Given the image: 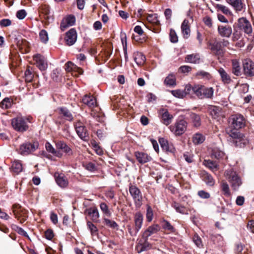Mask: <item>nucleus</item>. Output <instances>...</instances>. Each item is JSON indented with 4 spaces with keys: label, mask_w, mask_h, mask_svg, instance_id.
I'll return each mask as SVG.
<instances>
[{
    "label": "nucleus",
    "mask_w": 254,
    "mask_h": 254,
    "mask_svg": "<svg viewBox=\"0 0 254 254\" xmlns=\"http://www.w3.org/2000/svg\"><path fill=\"white\" fill-rule=\"evenodd\" d=\"M211 157L218 160H224L227 158L225 153L217 147H214L212 149Z\"/></svg>",
    "instance_id": "obj_20"
},
{
    "label": "nucleus",
    "mask_w": 254,
    "mask_h": 254,
    "mask_svg": "<svg viewBox=\"0 0 254 254\" xmlns=\"http://www.w3.org/2000/svg\"><path fill=\"white\" fill-rule=\"evenodd\" d=\"M232 72L236 76L241 75V68L238 60L233 59L232 60Z\"/></svg>",
    "instance_id": "obj_29"
},
{
    "label": "nucleus",
    "mask_w": 254,
    "mask_h": 254,
    "mask_svg": "<svg viewBox=\"0 0 254 254\" xmlns=\"http://www.w3.org/2000/svg\"><path fill=\"white\" fill-rule=\"evenodd\" d=\"M39 146L37 142H26L22 144L19 148V152L21 154H28L36 150Z\"/></svg>",
    "instance_id": "obj_7"
},
{
    "label": "nucleus",
    "mask_w": 254,
    "mask_h": 254,
    "mask_svg": "<svg viewBox=\"0 0 254 254\" xmlns=\"http://www.w3.org/2000/svg\"><path fill=\"white\" fill-rule=\"evenodd\" d=\"M46 150L54 154L55 156L61 158L63 156V154L59 150H56L53 146L49 142H47L45 145Z\"/></svg>",
    "instance_id": "obj_33"
},
{
    "label": "nucleus",
    "mask_w": 254,
    "mask_h": 254,
    "mask_svg": "<svg viewBox=\"0 0 254 254\" xmlns=\"http://www.w3.org/2000/svg\"><path fill=\"white\" fill-rule=\"evenodd\" d=\"M181 30L183 37L185 39H187L190 35V29L189 20L185 19L181 25Z\"/></svg>",
    "instance_id": "obj_22"
},
{
    "label": "nucleus",
    "mask_w": 254,
    "mask_h": 254,
    "mask_svg": "<svg viewBox=\"0 0 254 254\" xmlns=\"http://www.w3.org/2000/svg\"><path fill=\"white\" fill-rule=\"evenodd\" d=\"M216 7L218 10L221 11L226 15H231V11L227 6L225 5L220 4H217L216 6Z\"/></svg>",
    "instance_id": "obj_52"
},
{
    "label": "nucleus",
    "mask_w": 254,
    "mask_h": 254,
    "mask_svg": "<svg viewBox=\"0 0 254 254\" xmlns=\"http://www.w3.org/2000/svg\"><path fill=\"white\" fill-rule=\"evenodd\" d=\"M218 71L221 76L222 81L224 83L228 84L231 82V79L230 76L223 68H220Z\"/></svg>",
    "instance_id": "obj_34"
},
{
    "label": "nucleus",
    "mask_w": 254,
    "mask_h": 254,
    "mask_svg": "<svg viewBox=\"0 0 254 254\" xmlns=\"http://www.w3.org/2000/svg\"><path fill=\"white\" fill-rule=\"evenodd\" d=\"M230 122H231L232 127L235 129L242 128L245 126L246 123L245 118L241 114L232 115L230 118Z\"/></svg>",
    "instance_id": "obj_6"
},
{
    "label": "nucleus",
    "mask_w": 254,
    "mask_h": 254,
    "mask_svg": "<svg viewBox=\"0 0 254 254\" xmlns=\"http://www.w3.org/2000/svg\"><path fill=\"white\" fill-rule=\"evenodd\" d=\"M76 131L79 137L83 140H86V138L87 137L88 133L85 127H82L77 129Z\"/></svg>",
    "instance_id": "obj_43"
},
{
    "label": "nucleus",
    "mask_w": 254,
    "mask_h": 254,
    "mask_svg": "<svg viewBox=\"0 0 254 254\" xmlns=\"http://www.w3.org/2000/svg\"><path fill=\"white\" fill-rule=\"evenodd\" d=\"M244 73L247 76H254V63L250 59H245L243 61Z\"/></svg>",
    "instance_id": "obj_8"
},
{
    "label": "nucleus",
    "mask_w": 254,
    "mask_h": 254,
    "mask_svg": "<svg viewBox=\"0 0 254 254\" xmlns=\"http://www.w3.org/2000/svg\"><path fill=\"white\" fill-rule=\"evenodd\" d=\"M82 102L90 108L97 106L96 99L91 95H85L82 99Z\"/></svg>",
    "instance_id": "obj_24"
},
{
    "label": "nucleus",
    "mask_w": 254,
    "mask_h": 254,
    "mask_svg": "<svg viewBox=\"0 0 254 254\" xmlns=\"http://www.w3.org/2000/svg\"><path fill=\"white\" fill-rule=\"evenodd\" d=\"M134 60L137 65H141L144 63L145 57L141 53L137 52L134 54Z\"/></svg>",
    "instance_id": "obj_36"
},
{
    "label": "nucleus",
    "mask_w": 254,
    "mask_h": 254,
    "mask_svg": "<svg viewBox=\"0 0 254 254\" xmlns=\"http://www.w3.org/2000/svg\"><path fill=\"white\" fill-rule=\"evenodd\" d=\"M87 225L88 229L90 230L91 233L92 235H94L95 233L97 232V231H98L97 228L92 222L88 221L87 223Z\"/></svg>",
    "instance_id": "obj_58"
},
{
    "label": "nucleus",
    "mask_w": 254,
    "mask_h": 254,
    "mask_svg": "<svg viewBox=\"0 0 254 254\" xmlns=\"http://www.w3.org/2000/svg\"><path fill=\"white\" fill-rule=\"evenodd\" d=\"M129 192L132 197L134 205L137 208L142 204V195L140 190L134 185H130L129 187Z\"/></svg>",
    "instance_id": "obj_4"
},
{
    "label": "nucleus",
    "mask_w": 254,
    "mask_h": 254,
    "mask_svg": "<svg viewBox=\"0 0 254 254\" xmlns=\"http://www.w3.org/2000/svg\"><path fill=\"white\" fill-rule=\"evenodd\" d=\"M39 11L47 16V18H48V16L47 15L50 12L49 6L47 5H42L40 7Z\"/></svg>",
    "instance_id": "obj_57"
},
{
    "label": "nucleus",
    "mask_w": 254,
    "mask_h": 254,
    "mask_svg": "<svg viewBox=\"0 0 254 254\" xmlns=\"http://www.w3.org/2000/svg\"><path fill=\"white\" fill-rule=\"evenodd\" d=\"M31 119L30 117H24L19 116L11 120V125L15 130L24 132L28 129L27 122H30Z\"/></svg>",
    "instance_id": "obj_1"
},
{
    "label": "nucleus",
    "mask_w": 254,
    "mask_h": 254,
    "mask_svg": "<svg viewBox=\"0 0 254 254\" xmlns=\"http://www.w3.org/2000/svg\"><path fill=\"white\" fill-rule=\"evenodd\" d=\"M203 21L205 25L209 28H211L213 26V22L212 18L208 16H205L203 19Z\"/></svg>",
    "instance_id": "obj_59"
},
{
    "label": "nucleus",
    "mask_w": 254,
    "mask_h": 254,
    "mask_svg": "<svg viewBox=\"0 0 254 254\" xmlns=\"http://www.w3.org/2000/svg\"><path fill=\"white\" fill-rule=\"evenodd\" d=\"M12 212L15 218H17L21 223L24 222L28 217L27 210L22 208V207L18 204L13 205Z\"/></svg>",
    "instance_id": "obj_5"
},
{
    "label": "nucleus",
    "mask_w": 254,
    "mask_h": 254,
    "mask_svg": "<svg viewBox=\"0 0 254 254\" xmlns=\"http://www.w3.org/2000/svg\"><path fill=\"white\" fill-rule=\"evenodd\" d=\"M103 223L108 227L112 228V229H118V224L113 220H110L108 218H103Z\"/></svg>",
    "instance_id": "obj_47"
},
{
    "label": "nucleus",
    "mask_w": 254,
    "mask_h": 254,
    "mask_svg": "<svg viewBox=\"0 0 254 254\" xmlns=\"http://www.w3.org/2000/svg\"><path fill=\"white\" fill-rule=\"evenodd\" d=\"M147 20L150 23L158 25L159 21L156 14H149L146 17Z\"/></svg>",
    "instance_id": "obj_46"
},
{
    "label": "nucleus",
    "mask_w": 254,
    "mask_h": 254,
    "mask_svg": "<svg viewBox=\"0 0 254 254\" xmlns=\"http://www.w3.org/2000/svg\"><path fill=\"white\" fill-rule=\"evenodd\" d=\"M205 139L204 135L200 133H196L193 135L192 141L195 144L202 143Z\"/></svg>",
    "instance_id": "obj_40"
},
{
    "label": "nucleus",
    "mask_w": 254,
    "mask_h": 254,
    "mask_svg": "<svg viewBox=\"0 0 254 254\" xmlns=\"http://www.w3.org/2000/svg\"><path fill=\"white\" fill-rule=\"evenodd\" d=\"M218 32L222 37L229 38L232 33V28L229 25H220L218 26Z\"/></svg>",
    "instance_id": "obj_12"
},
{
    "label": "nucleus",
    "mask_w": 254,
    "mask_h": 254,
    "mask_svg": "<svg viewBox=\"0 0 254 254\" xmlns=\"http://www.w3.org/2000/svg\"><path fill=\"white\" fill-rule=\"evenodd\" d=\"M77 40L76 31L74 28L70 29L66 33L65 40L68 46L73 45Z\"/></svg>",
    "instance_id": "obj_14"
},
{
    "label": "nucleus",
    "mask_w": 254,
    "mask_h": 254,
    "mask_svg": "<svg viewBox=\"0 0 254 254\" xmlns=\"http://www.w3.org/2000/svg\"><path fill=\"white\" fill-rule=\"evenodd\" d=\"M224 176L230 183L234 190H238L239 187L242 184L240 177L233 169L231 168L226 170L224 172Z\"/></svg>",
    "instance_id": "obj_2"
},
{
    "label": "nucleus",
    "mask_w": 254,
    "mask_h": 254,
    "mask_svg": "<svg viewBox=\"0 0 254 254\" xmlns=\"http://www.w3.org/2000/svg\"><path fill=\"white\" fill-rule=\"evenodd\" d=\"M60 111L61 114H62L67 120L69 121L72 120V116L67 109L61 108H60Z\"/></svg>",
    "instance_id": "obj_48"
},
{
    "label": "nucleus",
    "mask_w": 254,
    "mask_h": 254,
    "mask_svg": "<svg viewBox=\"0 0 254 254\" xmlns=\"http://www.w3.org/2000/svg\"><path fill=\"white\" fill-rule=\"evenodd\" d=\"M75 22V18L73 15H68L62 20L61 24L62 30H65L67 27L72 26Z\"/></svg>",
    "instance_id": "obj_17"
},
{
    "label": "nucleus",
    "mask_w": 254,
    "mask_h": 254,
    "mask_svg": "<svg viewBox=\"0 0 254 254\" xmlns=\"http://www.w3.org/2000/svg\"><path fill=\"white\" fill-rule=\"evenodd\" d=\"M100 208L101 211H102L103 214H104L106 216H111L112 213L111 211L109 210L108 206L105 203L102 202L101 203H100Z\"/></svg>",
    "instance_id": "obj_49"
},
{
    "label": "nucleus",
    "mask_w": 254,
    "mask_h": 254,
    "mask_svg": "<svg viewBox=\"0 0 254 254\" xmlns=\"http://www.w3.org/2000/svg\"><path fill=\"white\" fill-rule=\"evenodd\" d=\"M173 207L175 209V210L178 212H179L183 214H188L187 209L185 207L182 206L179 203L175 202L173 204Z\"/></svg>",
    "instance_id": "obj_50"
},
{
    "label": "nucleus",
    "mask_w": 254,
    "mask_h": 254,
    "mask_svg": "<svg viewBox=\"0 0 254 254\" xmlns=\"http://www.w3.org/2000/svg\"><path fill=\"white\" fill-rule=\"evenodd\" d=\"M33 60L40 70H45L47 68V62L44 56L41 54H36L33 56Z\"/></svg>",
    "instance_id": "obj_9"
},
{
    "label": "nucleus",
    "mask_w": 254,
    "mask_h": 254,
    "mask_svg": "<svg viewBox=\"0 0 254 254\" xmlns=\"http://www.w3.org/2000/svg\"><path fill=\"white\" fill-rule=\"evenodd\" d=\"M160 229V226L158 224H154L149 226L143 233L142 238L145 242L147 241L148 238L151 235L158 232Z\"/></svg>",
    "instance_id": "obj_16"
},
{
    "label": "nucleus",
    "mask_w": 254,
    "mask_h": 254,
    "mask_svg": "<svg viewBox=\"0 0 254 254\" xmlns=\"http://www.w3.org/2000/svg\"><path fill=\"white\" fill-rule=\"evenodd\" d=\"M190 117L194 127H198L200 126V118L199 115L195 113H192L190 114Z\"/></svg>",
    "instance_id": "obj_44"
},
{
    "label": "nucleus",
    "mask_w": 254,
    "mask_h": 254,
    "mask_svg": "<svg viewBox=\"0 0 254 254\" xmlns=\"http://www.w3.org/2000/svg\"><path fill=\"white\" fill-rule=\"evenodd\" d=\"M86 212L93 222H98L100 214L97 207H90L86 209Z\"/></svg>",
    "instance_id": "obj_23"
},
{
    "label": "nucleus",
    "mask_w": 254,
    "mask_h": 254,
    "mask_svg": "<svg viewBox=\"0 0 254 254\" xmlns=\"http://www.w3.org/2000/svg\"><path fill=\"white\" fill-rule=\"evenodd\" d=\"M202 178L204 181L209 186H213L215 181L212 176L206 172L202 173Z\"/></svg>",
    "instance_id": "obj_38"
},
{
    "label": "nucleus",
    "mask_w": 254,
    "mask_h": 254,
    "mask_svg": "<svg viewBox=\"0 0 254 254\" xmlns=\"http://www.w3.org/2000/svg\"><path fill=\"white\" fill-rule=\"evenodd\" d=\"M159 114L161 115L162 122L165 125L168 126L172 123L173 116L170 114L167 110L162 109L160 110Z\"/></svg>",
    "instance_id": "obj_15"
},
{
    "label": "nucleus",
    "mask_w": 254,
    "mask_h": 254,
    "mask_svg": "<svg viewBox=\"0 0 254 254\" xmlns=\"http://www.w3.org/2000/svg\"><path fill=\"white\" fill-rule=\"evenodd\" d=\"M196 75L201 76L202 78L206 79H209L211 77V75L208 72L202 70L198 71L196 73Z\"/></svg>",
    "instance_id": "obj_60"
},
{
    "label": "nucleus",
    "mask_w": 254,
    "mask_h": 254,
    "mask_svg": "<svg viewBox=\"0 0 254 254\" xmlns=\"http://www.w3.org/2000/svg\"><path fill=\"white\" fill-rule=\"evenodd\" d=\"M237 12L241 11L245 7V4L242 0H226Z\"/></svg>",
    "instance_id": "obj_21"
},
{
    "label": "nucleus",
    "mask_w": 254,
    "mask_h": 254,
    "mask_svg": "<svg viewBox=\"0 0 254 254\" xmlns=\"http://www.w3.org/2000/svg\"><path fill=\"white\" fill-rule=\"evenodd\" d=\"M164 225L163 226V229L170 231L171 232H174L175 231V228L173 226L167 221L164 220L163 221Z\"/></svg>",
    "instance_id": "obj_56"
},
{
    "label": "nucleus",
    "mask_w": 254,
    "mask_h": 254,
    "mask_svg": "<svg viewBox=\"0 0 254 254\" xmlns=\"http://www.w3.org/2000/svg\"><path fill=\"white\" fill-rule=\"evenodd\" d=\"M171 94L175 97L178 98H184L185 97V93L181 89H176L170 91Z\"/></svg>",
    "instance_id": "obj_51"
},
{
    "label": "nucleus",
    "mask_w": 254,
    "mask_h": 254,
    "mask_svg": "<svg viewBox=\"0 0 254 254\" xmlns=\"http://www.w3.org/2000/svg\"><path fill=\"white\" fill-rule=\"evenodd\" d=\"M203 165L213 173H215L219 169V165L215 162L210 160H204Z\"/></svg>",
    "instance_id": "obj_30"
},
{
    "label": "nucleus",
    "mask_w": 254,
    "mask_h": 254,
    "mask_svg": "<svg viewBox=\"0 0 254 254\" xmlns=\"http://www.w3.org/2000/svg\"><path fill=\"white\" fill-rule=\"evenodd\" d=\"M188 123L184 119L178 120L173 125L170 126V130L176 136H180L186 131Z\"/></svg>",
    "instance_id": "obj_3"
},
{
    "label": "nucleus",
    "mask_w": 254,
    "mask_h": 254,
    "mask_svg": "<svg viewBox=\"0 0 254 254\" xmlns=\"http://www.w3.org/2000/svg\"><path fill=\"white\" fill-rule=\"evenodd\" d=\"M208 111L212 118L217 119L220 115L221 108L217 106L211 105L208 107Z\"/></svg>",
    "instance_id": "obj_28"
},
{
    "label": "nucleus",
    "mask_w": 254,
    "mask_h": 254,
    "mask_svg": "<svg viewBox=\"0 0 254 254\" xmlns=\"http://www.w3.org/2000/svg\"><path fill=\"white\" fill-rule=\"evenodd\" d=\"M202 99L204 98L212 99L213 97L214 90L212 87H208L203 85Z\"/></svg>",
    "instance_id": "obj_31"
},
{
    "label": "nucleus",
    "mask_w": 254,
    "mask_h": 254,
    "mask_svg": "<svg viewBox=\"0 0 254 254\" xmlns=\"http://www.w3.org/2000/svg\"><path fill=\"white\" fill-rule=\"evenodd\" d=\"M221 188L223 191V194L225 196H230L231 195V192L229 186L226 181H222L221 183Z\"/></svg>",
    "instance_id": "obj_42"
},
{
    "label": "nucleus",
    "mask_w": 254,
    "mask_h": 254,
    "mask_svg": "<svg viewBox=\"0 0 254 254\" xmlns=\"http://www.w3.org/2000/svg\"><path fill=\"white\" fill-rule=\"evenodd\" d=\"M203 85L197 84L193 86V93L198 98L202 99Z\"/></svg>",
    "instance_id": "obj_41"
},
{
    "label": "nucleus",
    "mask_w": 254,
    "mask_h": 254,
    "mask_svg": "<svg viewBox=\"0 0 254 254\" xmlns=\"http://www.w3.org/2000/svg\"><path fill=\"white\" fill-rule=\"evenodd\" d=\"M238 26L248 34H250L252 33L253 29L251 24L246 18L242 17L239 19Z\"/></svg>",
    "instance_id": "obj_10"
},
{
    "label": "nucleus",
    "mask_w": 254,
    "mask_h": 254,
    "mask_svg": "<svg viewBox=\"0 0 254 254\" xmlns=\"http://www.w3.org/2000/svg\"><path fill=\"white\" fill-rule=\"evenodd\" d=\"M210 50L215 54V55H220L222 53L221 49V43L220 42L215 41L213 43H210L209 44Z\"/></svg>",
    "instance_id": "obj_27"
},
{
    "label": "nucleus",
    "mask_w": 254,
    "mask_h": 254,
    "mask_svg": "<svg viewBox=\"0 0 254 254\" xmlns=\"http://www.w3.org/2000/svg\"><path fill=\"white\" fill-rule=\"evenodd\" d=\"M25 81L27 82H30L32 81L33 75L29 69H27L25 72Z\"/></svg>",
    "instance_id": "obj_61"
},
{
    "label": "nucleus",
    "mask_w": 254,
    "mask_h": 254,
    "mask_svg": "<svg viewBox=\"0 0 254 254\" xmlns=\"http://www.w3.org/2000/svg\"><path fill=\"white\" fill-rule=\"evenodd\" d=\"M12 228L19 234L26 237H28L27 233L22 228L17 226V225L13 224L12 225Z\"/></svg>",
    "instance_id": "obj_55"
},
{
    "label": "nucleus",
    "mask_w": 254,
    "mask_h": 254,
    "mask_svg": "<svg viewBox=\"0 0 254 254\" xmlns=\"http://www.w3.org/2000/svg\"><path fill=\"white\" fill-rule=\"evenodd\" d=\"M170 40L173 43H176L178 41V36L175 30L171 29L170 32Z\"/></svg>",
    "instance_id": "obj_62"
},
{
    "label": "nucleus",
    "mask_w": 254,
    "mask_h": 254,
    "mask_svg": "<svg viewBox=\"0 0 254 254\" xmlns=\"http://www.w3.org/2000/svg\"><path fill=\"white\" fill-rule=\"evenodd\" d=\"M193 241L198 247L200 248L202 246L201 238L197 235H194Z\"/></svg>",
    "instance_id": "obj_63"
},
{
    "label": "nucleus",
    "mask_w": 254,
    "mask_h": 254,
    "mask_svg": "<svg viewBox=\"0 0 254 254\" xmlns=\"http://www.w3.org/2000/svg\"><path fill=\"white\" fill-rule=\"evenodd\" d=\"M159 143L162 149L166 152H172L174 148L172 146L169 145L168 142L167 140L163 138H161L159 139Z\"/></svg>",
    "instance_id": "obj_32"
},
{
    "label": "nucleus",
    "mask_w": 254,
    "mask_h": 254,
    "mask_svg": "<svg viewBox=\"0 0 254 254\" xmlns=\"http://www.w3.org/2000/svg\"><path fill=\"white\" fill-rule=\"evenodd\" d=\"M11 169L12 172L18 174L23 170L22 165L19 160H15L12 162Z\"/></svg>",
    "instance_id": "obj_35"
},
{
    "label": "nucleus",
    "mask_w": 254,
    "mask_h": 254,
    "mask_svg": "<svg viewBox=\"0 0 254 254\" xmlns=\"http://www.w3.org/2000/svg\"><path fill=\"white\" fill-rule=\"evenodd\" d=\"M54 236V232L52 230L48 229L45 232V237L47 239L51 240L53 239Z\"/></svg>",
    "instance_id": "obj_64"
},
{
    "label": "nucleus",
    "mask_w": 254,
    "mask_h": 254,
    "mask_svg": "<svg viewBox=\"0 0 254 254\" xmlns=\"http://www.w3.org/2000/svg\"><path fill=\"white\" fill-rule=\"evenodd\" d=\"M200 61V57L198 54L188 55L185 57V62L193 64H198Z\"/></svg>",
    "instance_id": "obj_25"
},
{
    "label": "nucleus",
    "mask_w": 254,
    "mask_h": 254,
    "mask_svg": "<svg viewBox=\"0 0 254 254\" xmlns=\"http://www.w3.org/2000/svg\"><path fill=\"white\" fill-rule=\"evenodd\" d=\"M65 69L67 72H72V74L75 76H78L83 73V70L71 62H68L65 64Z\"/></svg>",
    "instance_id": "obj_11"
},
{
    "label": "nucleus",
    "mask_w": 254,
    "mask_h": 254,
    "mask_svg": "<svg viewBox=\"0 0 254 254\" xmlns=\"http://www.w3.org/2000/svg\"><path fill=\"white\" fill-rule=\"evenodd\" d=\"M146 217L147 221L149 222H151L153 219V212L152 209L149 205L147 206Z\"/></svg>",
    "instance_id": "obj_54"
},
{
    "label": "nucleus",
    "mask_w": 254,
    "mask_h": 254,
    "mask_svg": "<svg viewBox=\"0 0 254 254\" xmlns=\"http://www.w3.org/2000/svg\"><path fill=\"white\" fill-rule=\"evenodd\" d=\"M54 177L56 182L59 186L62 188H65L67 187L68 182L64 174L56 172Z\"/></svg>",
    "instance_id": "obj_13"
},
{
    "label": "nucleus",
    "mask_w": 254,
    "mask_h": 254,
    "mask_svg": "<svg viewBox=\"0 0 254 254\" xmlns=\"http://www.w3.org/2000/svg\"><path fill=\"white\" fill-rule=\"evenodd\" d=\"M176 79L174 74H170L165 79L164 83L168 86H174L176 85Z\"/></svg>",
    "instance_id": "obj_37"
},
{
    "label": "nucleus",
    "mask_w": 254,
    "mask_h": 254,
    "mask_svg": "<svg viewBox=\"0 0 254 254\" xmlns=\"http://www.w3.org/2000/svg\"><path fill=\"white\" fill-rule=\"evenodd\" d=\"M12 101L8 98H4L0 103V107L3 109H7L11 107Z\"/></svg>",
    "instance_id": "obj_45"
},
{
    "label": "nucleus",
    "mask_w": 254,
    "mask_h": 254,
    "mask_svg": "<svg viewBox=\"0 0 254 254\" xmlns=\"http://www.w3.org/2000/svg\"><path fill=\"white\" fill-rule=\"evenodd\" d=\"M143 220V216L140 212L135 213L134 216L135 225V234H136L141 229Z\"/></svg>",
    "instance_id": "obj_18"
},
{
    "label": "nucleus",
    "mask_w": 254,
    "mask_h": 254,
    "mask_svg": "<svg viewBox=\"0 0 254 254\" xmlns=\"http://www.w3.org/2000/svg\"><path fill=\"white\" fill-rule=\"evenodd\" d=\"M135 154L137 161L142 164L145 163L151 159L150 156L144 152H136Z\"/></svg>",
    "instance_id": "obj_26"
},
{
    "label": "nucleus",
    "mask_w": 254,
    "mask_h": 254,
    "mask_svg": "<svg viewBox=\"0 0 254 254\" xmlns=\"http://www.w3.org/2000/svg\"><path fill=\"white\" fill-rule=\"evenodd\" d=\"M39 37L41 42L44 43H46L49 40L48 33L45 30H42L40 31Z\"/></svg>",
    "instance_id": "obj_53"
},
{
    "label": "nucleus",
    "mask_w": 254,
    "mask_h": 254,
    "mask_svg": "<svg viewBox=\"0 0 254 254\" xmlns=\"http://www.w3.org/2000/svg\"><path fill=\"white\" fill-rule=\"evenodd\" d=\"M57 149L62 150L67 155H71L73 154L72 149L64 141H58L56 143Z\"/></svg>",
    "instance_id": "obj_19"
},
{
    "label": "nucleus",
    "mask_w": 254,
    "mask_h": 254,
    "mask_svg": "<svg viewBox=\"0 0 254 254\" xmlns=\"http://www.w3.org/2000/svg\"><path fill=\"white\" fill-rule=\"evenodd\" d=\"M237 129L233 130L231 128H227L226 130L227 133L233 138L242 139L243 135L238 132Z\"/></svg>",
    "instance_id": "obj_39"
}]
</instances>
